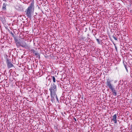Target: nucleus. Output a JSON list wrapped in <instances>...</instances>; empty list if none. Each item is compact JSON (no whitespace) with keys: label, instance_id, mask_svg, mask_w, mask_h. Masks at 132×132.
Instances as JSON below:
<instances>
[{"label":"nucleus","instance_id":"412c9836","mask_svg":"<svg viewBox=\"0 0 132 132\" xmlns=\"http://www.w3.org/2000/svg\"><path fill=\"white\" fill-rule=\"evenodd\" d=\"M75 121H76V119L75 118Z\"/></svg>","mask_w":132,"mask_h":132},{"label":"nucleus","instance_id":"423d86ee","mask_svg":"<svg viewBox=\"0 0 132 132\" xmlns=\"http://www.w3.org/2000/svg\"><path fill=\"white\" fill-rule=\"evenodd\" d=\"M21 46L25 47H28L27 45L26 44L24 41L21 42Z\"/></svg>","mask_w":132,"mask_h":132},{"label":"nucleus","instance_id":"f8f14e48","mask_svg":"<svg viewBox=\"0 0 132 132\" xmlns=\"http://www.w3.org/2000/svg\"><path fill=\"white\" fill-rule=\"evenodd\" d=\"M125 67L127 72H128V69H131L130 67Z\"/></svg>","mask_w":132,"mask_h":132},{"label":"nucleus","instance_id":"f257e3e1","mask_svg":"<svg viewBox=\"0 0 132 132\" xmlns=\"http://www.w3.org/2000/svg\"><path fill=\"white\" fill-rule=\"evenodd\" d=\"M34 9V2H32L29 6L26 9L25 12L27 16L29 18H31L33 14Z\"/></svg>","mask_w":132,"mask_h":132},{"label":"nucleus","instance_id":"f03ea898","mask_svg":"<svg viewBox=\"0 0 132 132\" xmlns=\"http://www.w3.org/2000/svg\"><path fill=\"white\" fill-rule=\"evenodd\" d=\"M106 84H107V86L109 87L114 93L113 95L116 96L117 94V90L114 88L113 85L111 83V81L109 79H107Z\"/></svg>","mask_w":132,"mask_h":132},{"label":"nucleus","instance_id":"4468645a","mask_svg":"<svg viewBox=\"0 0 132 132\" xmlns=\"http://www.w3.org/2000/svg\"><path fill=\"white\" fill-rule=\"evenodd\" d=\"M113 38L115 40H117V38L114 36L113 37Z\"/></svg>","mask_w":132,"mask_h":132},{"label":"nucleus","instance_id":"6e6552de","mask_svg":"<svg viewBox=\"0 0 132 132\" xmlns=\"http://www.w3.org/2000/svg\"><path fill=\"white\" fill-rule=\"evenodd\" d=\"M24 69L27 71H28L30 69L32 70V67H25Z\"/></svg>","mask_w":132,"mask_h":132},{"label":"nucleus","instance_id":"9b49d317","mask_svg":"<svg viewBox=\"0 0 132 132\" xmlns=\"http://www.w3.org/2000/svg\"><path fill=\"white\" fill-rule=\"evenodd\" d=\"M33 53L39 59L40 58V55L37 52H36L35 51H34Z\"/></svg>","mask_w":132,"mask_h":132},{"label":"nucleus","instance_id":"1a4fd4ad","mask_svg":"<svg viewBox=\"0 0 132 132\" xmlns=\"http://www.w3.org/2000/svg\"><path fill=\"white\" fill-rule=\"evenodd\" d=\"M6 3H4L2 7L3 10L5 11L6 9Z\"/></svg>","mask_w":132,"mask_h":132},{"label":"nucleus","instance_id":"20e7f679","mask_svg":"<svg viewBox=\"0 0 132 132\" xmlns=\"http://www.w3.org/2000/svg\"><path fill=\"white\" fill-rule=\"evenodd\" d=\"M5 57L6 58V63L7 64V65L8 66H13V65L11 63L10 60H9L8 58V56L7 55H5Z\"/></svg>","mask_w":132,"mask_h":132},{"label":"nucleus","instance_id":"a211bd4d","mask_svg":"<svg viewBox=\"0 0 132 132\" xmlns=\"http://www.w3.org/2000/svg\"><path fill=\"white\" fill-rule=\"evenodd\" d=\"M11 67H10V66H9V67H8V68L9 69Z\"/></svg>","mask_w":132,"mask_h":132},{"label":"nucleus","instance_id":"0eeeda50","mask_svg":"<svg viewBox=\"0 0 132 132\" xmlns=\"http://www.w3.org/2000/svg\"><path fill=\"white\" fill-rule=\"evenodd\" d=\"M117 116L116 114H115L112 117L113 118L112 120L114 121L115 123H117Z\"/></svg>","mask_w":132,"mask_h":132},{"label":"nucleus","instance_id":"9d476101","mask_svg":"<svg viewBox=\"0 0 132 132\" xmlns=\"http://www.w3.org/2000/svg\"><path fill=\"white\" fill-rule=\"evenodd\" d=\"M16 44L18 47H19L21 46V42H20L18 40L16 41Z\"/></svg>","mask_w":132,"mask_h":132},{"label":"nucleus","instance_id":"39448f33","mask_svg":"<svg viewBox=\"0 0 132 132\" xmlns=\"http://www.w3.org/2000/svg\"><path fill=\"white\" fill-rule=\"evenodd\" d=\"M57 95L56 93H50V96L51 97V100L52 102H54L55 97Z\"/></svg>","mask_w":132,"mask_h":132},{"label":"nucleus","instance_id":"2eb2a0df","mask_svg":"<svg viewBox=\"0 0 132 132\" xmlns=\"http://www.w3.org/2000/svg\"><path fill=\"white\" fill-rule=\"evenodd\" d=\"M55 97H56V100H57V101H59V100H58V97H57V95H56V96Z\"/></svg>","mask_w":132,"mask_h":132},{"label":"nucleus","instance_id":"6ab92c4d","mask_svg":"<svg viewBox=\"0 0 132 132\" xmlns=\"http://www.w3.org/2000/svg\"><path fill=\"white\" fill-rule=\"evenodd\" d=\"M98 41L99 40H98V39H96Z\"/></svg>","mask_w":132,"mask_h":132},{"label":"nucleus","instance_id":"f3484780","mask_svg":"<svg viewBox=\"0 0 132 132\" xmlns=\"http://www.w3.org/2000/svg\"><path fill=\"white\" fill-rule=\"evenodd\" d=\"M97 68L98 69V70H101V67H100V68Z\"/></svg>","mask_w":132,"mask_h":132},{"label":"nucleus","instance_id":"aec40b11","mask_svg":"<svg viewBox=\"0 0 132 132\" xmlns=\"http://www.w3.org/2000/svg\"><path fill=\"white\" fill-rule=\"evenodd\" d=\"M3 1H6V0H3Z\"/></svg>","mask_w":132,"mask_h":132},{"label":"nucleus","instance_id":"ddd939ff","mask_svg":"<svg viewBox=\"0 0 132 132\" xmlns=\"http://www.w3.org/2000/svg\"><path fill=\"white\" fill-rule=\"evenodd\" d=\"M51 77H52V79H53V82H55V77L54 76H51Z\"/></svg>","mask_w":132,"mask_h":132},{"label":"nucleus","instance_id":"dca6fc26","mask_svg":"<svg viewBox=\"0 0 132 132\" xmlns=\"http://www.w3.org/2000/svg\"><path fill=\"white\" fill-rule=\"evenodd\" d=\"M50 77L49 76H48V77H46V79H48V80H50Z\"/></svg>","mask_w":132,"mask_h":132},{"label":"nucleus","instance_id":"7ed1b4c3","mask_svg":"<svg viewBox=\"0 0 132 132\" xmlns=\"http://www.w3.org/2000/svg\"><path fill=\"white\" fill-rule=\"evenodd\" d=\"M57 89L56 85L53 83L51 85V87L49 89L50 93H56L57 91Z\"/></svg>","mask_w":132,"mask_h":132}]
</instances>
